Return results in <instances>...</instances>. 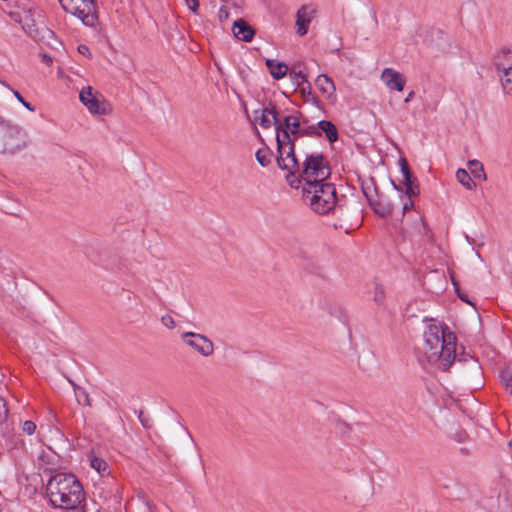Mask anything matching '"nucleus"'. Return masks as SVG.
<instances>
[{
  "mask_svg": "<svg viewBox=\"0 0 512 512\" xmlns=\"http://www.w3.org/2000/svg\"><path fill=\"white\" fill-rule=\"evenodd\" d=\"M401 234L404 238H412L415 235L423 236L426 235L428 232L427 225L419 213H417L412 229L410 230L408 227L402 226L400 228Z\"/></svg>",
  "mask_w": 512,
  "mask_h": 512,
  "instance_id": "obj_18",
  "label": "nucleus"
},
{
  "mask_svg": "<svg viewBox=\"0 0 512 512\" xmlns=\"http://www.w3.org/2000/svg\"><path fill=\"white\" fill-rule=\"evenodd\" d=\"M301 114L295 112L291 115L279 119L276 131V142L278 156L276 158L277 165L280 169L288 172L286 179L290 186H294V181L290 180L291 176H295V171L299 170V163L295 156V142L299 138L302 123Z\"/></svg>",
  "mask_w": 512,
  "mask_h": 512,
  "instance_id": "obj_1",
  "label": "nucleus"
},
{
  "mask_svg": "<svg viewBox=\"0 0 512 512\" xmlns=\"http://www.w3.org/2000/svg\"><path fill=\"white\" fill-rule=\"evenodd\" d=\"M456 178L466 189L474 190L476 188V183L465 169H458L456 172Z\"/></svg>",
  "mask_w": 512,
  "mask_h": 512,
  "instance_id": "obj_22",
  "label": "nucleus"
},
{
  "mask_svg": "<svg viewBox=\"0 0 512 512\" xmlns=\"http://www.w3.org/2000/svg\"><path fill=\"white\" fill-rule=\"evenodd\" d=\"M331 170L328 162L321 154L308 155L299 170L295 171V176L290 180L294 181V188H298L301 180L305 181L304 186L310 184H319L324 182L330 176Z\"/></svg>",
  "mask_w": 512,
  "mask_h": 512,
  "instance_id": "obj_5",
  "label": "nucleus"
},
{
  "mask_svg": "<svg viewBox=\"0 0 512 512\" xmlns=\"http://www.w3.org/2000/svg\"><path fill=\"white\" fill-rule=\"evenodd\" d=\"M453 285L457 288L458 284L455 282L454 278L452 277Z\"/></svg>",
  "mask_w": 512,
  "mask_h": 512,
  "instance_id": "obj_42",
  "label": "nucleus"
},
{
  "mask_svg": "<svg viewBox=\"0 0 512 512\" xmlns=\"http://www.w3.org/2000/svg\"><path fill=\"white\" fill-rule=\"evenodd\" d=\"M384 299V291L383 290H377L374 296V300L376 303H381Z\"/></svg>",
  "mask_w": 512,
  "mask_h": 512,
  "instance_id": "obj_38",
  "label": "nucleus"
},
{
  "mask_svg": "<svg viewBox=\"0 0 512 512\" xmlns=\"http://www.w3.org/2000/svg\"><path fill=\"white\" fill-rule=\"evenodd\" d=\"M8 417V408L6 401L0 397V424L4 423Z\"/></svg>",
  "mask_w": 512,
  "mask_h": 512,
  "instance_id": "obj_30",
  "label": "nucleus"
},
{
  "mask_svg": "<svg viewBox=\"0 0 512 512\" xmlns=\"http://www.w3.org/2000/svg\"><path fill=\"white\" fill-rule=\"evenodd\" d=\"M78 51H79V53H81L84 56L91 57L90 49L86 45H79L78 46Z\"/></svg>",
  "mask_w": 512,
  "mask_h": 512,
  "instance_id": "obj_37",
  "label": "nucleus"
},
{
  "mask_svg": "<svg viewBox=\"0 0 512 512\" xmlns=\"http://www.w3.org/2000/svg\"><path fill=\"white\" fill-rule=\"evenodd\" d=\"M232 31L237 39L244 42H250L255 35V30L252 26L241 18L234 21Z\"/></svg>",
  "mask_w": 512,
  "mask_h": 512,
  "instance_id": "obj_17",
  "label": "nucleus"
},
{
  "mask_svg": "<svg viewBox=\"0 0 512 512\" xmlns=\"http://www.w3.org/2000/svg\"><path fill=\"white\" fill-rule=\"evenodd\" d=\"M40 56L43 63H45L48 66L52 64L53 60L51 56H49L48 54H41Z\"/></svg>",
  "mask_w": 512,
  "mask_h": 512,
  "instance_id": "obj_39",
  "label": "nucleus"
},
{
  "mask_svg": "<svg viewBox=\"0 0 512 512\" xmlns=\"http://www.w3.org/2000/svg\"><path fill=\"white\" fill-rule=\"evenodd\" d=\"M455 292L457 293L458 297L462 301H464V302H466V303H468V304H470L472 306H475V303L470 299V296L468 294V290H455Z\"/></svg>",
  "mask_w": 512,
  "mask_h": 512,
  "instance_id": "obj_32",
  "label": "nucleus"
},
{
  "mask_svg": "<svg viewBox=\"0 0 512 512\" xmlns=\"http://www.w3.org/2000/svg\"><path fill=\"white\" fill-rule=\"evenodd\" d=\"M256 160L262 167H266L270 163V153L269 151L258 150L256 152Z\"/></svg>",
  "mask_w": 512,
  "mask_h": 512,
  "instance_id": "obj_28",
  "label": "nucleus"
},
{
  "mask_svg": "<svg viewBox=\"0 0 512 512\" xmlns=\"http://www.w3.org/2000/svg\"><path fill=\"white\" fill-rule=\"evenodd\" d=\"M79 99L91 114L105 115L110 111L107 101L99 93H94L91 86L82 88Z\"/></svg>",
  "mask_w": 512,
  "mask_h": 512,
  "instance_id": "obj_11",
  "label": "nucleus"
},
{
  "mask_svg": "<svg viewBox=\"0 0 512 512\" xmlns=\"http://www.w3.org/2000/svg\"><path fill=\"white\" fill-rule=\"evenodd\" d=\"M506 387L512 394V376L507 380Z\"/></svg>",
  "mask_w": 512,
  "mask_h": 512,
  "instance_id": "obj_41",
  "label": "nucleus"
},
{
  "mask_svg": "<svg viewBox=\"0 0 512 512\" xmlns=\"http://www.w3.org/2000/svg\"><path fill=\"white\" fill-rule=\"evenodd\" d=\"M22 430L27 435H32L36 430V424L33 421L27 420L23 423Z\"/></svg>",
  "mask_w": 512,
  "mask_h": 512,
  "instance_id": "obj_31",
  "label": "nucleus"
},
{
  "mask_svg": "<svg viewBox=\"0 0 512 512\" xmlns=\"http://www.w3.org/2000/svg\"><path fill=\"white\" fill-rule=\"evenodd\" d=\"M498 76L500 77L504 92L512 95V69L505 72H499Z\"/></svg>",
  "mask_w": 512,
  "mask_h": 512,
  "instance_id": "obj_25",
  "label": "nucleus"
},
{
  "mask_svg": "<svg viewBox=\"0 0 512 512\" xmlns=\"http://www.w3.org/2000/svg\"><path fill=\"white\" fill-rule=\"evenodd\" d=\"M63 9L79 18L87 26H94L97 21L94 0H66L63 1Z\"/></svg>",
  "mask_w": 512,
  "mask_h": 512,
  "instance_id": "obj_8",
  "label": "nucleus"
},
{
  "mask_svg": "<svg viewBox=\"0 0 512 512\" xmlns=\"http://www.w3.org/2000/svg\"><path fill=\"white\" fill-rule=\"evenodd\" d=\"M9 16L20 24L24 32L35 41H45L53 36V32L40 19L36 18L35 10L9 12Z\"/></svg>",
  "mask_w": 512,
  "mask_h": 512,
  "instance_id": "obj_7",
  "label": "nucleus"
},
{
  "mask_svg": "<svg viewBox=\"0 0 512 512\" xmlns=\"http://www.w3.org/2000/svg\"><path fill=\"white\" fill-rule=\"evenodd\" d=\"M90 466L102 476L108 475L110 473L107 462L102 458L91 456Z\"/></svg>",
  "mask_w": 512,
  "mask_h": 512,
  "instance_id": "obj_24",
  "label": "nucleus"
},
{
  "mask_svg": "<svg viewBox=\"0 0 512 512\" xmlns=\"http://www.w3.org/2000/svg\"><path fill=\"white\" fill-rule=\"evenodd\" d=\"M318 131L325 134V137L330 143H334L338 140L337 127L328 120H321L317 123Z\"/></svg>",
  "mask_w": 512,
  "mask_h": 512,
  "instance_id": "obj_20",
  "label": "nucleus"
},
{
  "mask_svg": "<svg viewBox=\"0 0 512 512\" xmlns=\"http://www.w3.org/2000/svg\"><path fill=\"white\" fill-rule=\"evenodd\" d=\"M414 95H415L414 91L409 92L408 95L406 96V98L404 99V102L407 103V102L411 101L413 99Z\"/></svg>",
  "mask_w": 512,
  "mask_h": 512,
  "instance_id": "obj_40",
  "label": "nucleus"
},
{
  "mask_svg": "<svg viewBox=\"0 0 512 512\" xmlns=\"http://www.w3.org/2000/svg\"><path fill=\"white\" fill-rule=\"evenodd\" d=\"M47 495L51 505L61 509H74L85 499L80 481L70 473L53 475L47 483Z\"/></svg>",
  "mask_w": 512,
  "mask_h": 512,
  "instance_id": "obj_3",
  "label": "nucleus"
},
{
  "mask_svg": "<svg viewBox=\"0 0 512 512\" xmlns=\"http://www.w3.org/2000/svg\"><path fill=\"white\" fill-rule=\"evenodd\" d=\"M218 17L221 22H223L229 18V11L226 6L220 7V9L218 11Z\"/></svg>",
  "mask_w": 512,
  "mask_h": 512,
  "instance_id": "obj_35",
  "label": "nucleus"
},
{
  "mask_svg": "<svg viewBox=\"0 0 512 512\" xmlns=\"http://www.w3.org/2000/svg\"><path fill=\"white\" fill-rule=\"evenodd\" d=\"M316 10L311 6H302L297 12V34L299 36H304L307 34L308 25L314 18Z\"/></svg>",
  "mask_w": 512,
  "mask_h": 512,
  "instance_id": "obj_16",
  "label": "nucleus"
},
{
  "mask_svg": "<svg viewBox=\"0 0 512 512\" xmlns=\"http://www.w3.org/2000/svg\"><path fill=\"white\" fill-rule=\"evenodd\" d=\"M185 4L193 13H198L199 0H185Z\"/></svg>",
  "mask_w": 512,
  "mask_h": 512,
  "instance_id": "obj_34",
  "label": "nucleus"
},
{
  "mask_svg": "<svg viewBox=\"0 0 512 512\" xmlns=\"http://www.w3.org/2000/svg\"><path fill=\"white\" fill-rule=\"evenodd\" d=\"M315 85L328 99L335 98L334 82L327 75L320 74L315 80Z\"/></svg>",
  "mask_w": 512,
  "mask_h": 512,
  "instance_id": "obj_19",
  "label": "nucleus"
},
{
  "mask_svg": "<svg viewBox=\"0 0 512 512\" xmlns=\"http://www.w3.org/2000/svg\"><path fill=\"white\" fill-rule=\"evenodd\" d=\"M422 352L429 363L447 370L456 357V338L436 324L428 325L424 331Z\"/></svg>",
  "mask_w": 512,
  "mask_h": 512,
  "instance_id": "obj_2",
  "label": "nucleus"
},
{
  "mask_svg": "<svg viewBox=\"0 0 512 512\" xmlns=\"http://www.w3.org/2000/svg\"><path fill=\"white\" fill-rule=\"evenodd\" d=\"M414 207V201H413V198H408L407 201H405L403 203V207H402V213H403V216L405 215V213L407 211H409L410 209H412Z\"/></svg>",
  "mask_w": 512,
  "mask_h": 512,
  "instance_id": "obj_36",
  "label": "nucleus"
},
{
  "mask_svg": "<svg viewBox=\"0 0 512 512\" xmlns=\"http://www.w3.org/2000/svg\"><path fill=\"white\" fill-rule=\"evenodd\" d=\"M253 114L255 121L259 122L262 128L268 129L274 125L275 131H277V124L280 118L275 105L270 103L269 106L261 110H255Z\"/></svg>",
  "mask_w": 512,
  "mask_h": 512,
  "instance_id": "obj_13",
  "label": "nucleus"
},
{
  "mask_svg": "<svg viewBox=\"0 0 512 512\" xmlns=\"http://www.w3.org/2000/svg\"><path fill=\"white\" fill-rule=\"evenodd\" d=\"M468 169L470 170V173L475 178H479L482 180H486L487 176L483 167V164L478 160H469L467 163Z\"/></svg>",
  "mask_w": 512,
  "mask_h": 512,
  "instance_id": "obj_23",
  "label": "nucleus"
},
{
  "mask_svg": "<svg viewBox=\"0 0 512 512\" xmlns=\"http://www.w3.org/2000/svg\"><path fill=\"white\" fill-rule=\"evenodd\" d=\"M362 190L376 214L381 217H387L392 213L393 204L385 196L378 194L372 179L370 184H366L362 187Z\"/></svg>",
  "mask_w": 512,
  "mask_h": 512,
  "instance_id": "obj_10",
  "label": "nucleus"
},
{
  "mask_svg": "<svg viewBox=\"0 0 512 512\" xmlns=\"http://www.w3.org/2000/svg\"><path fill=\"white\" fill-rule=\"evenodd\" d=\"M304 136H312V137H320L321 132L318 131L317 124L316 125H308V126H301V130L299 133V138Z\"/></svg>",
  "mask_w": 512,
  "mask_h": 512,
  "instance_id": "obj_26",
  "label": "nucleus"
},
{
  "mask_svg": "<svg viewBox=\"0 0 512 512\" xmlns=\"http://www.w3.org/2000/svg\"><path fill=\"white\" fill-rule=\"evenodd\" d=\"M381 79L389 89L397 91H402L406 83L404 76L392 68H385Z\"/></svg>",
  "mask_w": 512,
  "mask_h": 512,
  "instance_id": "obj_15",
  "label": "nucleus"
},
{
  "mask_svg": "<svg viewBox=\"0 0 512 512\" xmlns=\"http://www.w3.org/2000/svg\"><path fill=\"white\" fill-rule=\"evenodd\" d=\"M180 338L185 346L202 357L207 358L214 354L213 342L203 334L188 331L181 333Z\"/></svg>",
  "mask_w": 512,
  "mask_h": 512,
  "instance_id": "obj_9",
  "label": "nucleus"
},
{
  "mask_svg": "<svg viewBox=\"0 0 512 512\" xmlns=\"http://www.w3.org/2000/svg\"><path fill=\"white\" fill-rule=\"evenodd\" d=\"M303 199L318 214H326L336 207V188L331 183L321 182L303 186Z\"/></svg>",
  "mask_w": 512,
  "mask_h": 512,
  "instance_id": "obj_4",
  "label": "nucleus"
},
{
  "mask_svg": "<svg viewBox=\"0 0 512 512\" xmlns=\"http://www.w3.org/2000/svg\"><path fill=\"white\" fill-rule=\"evenodd\" d=\"M400 172L402 175L401 183L403 188H398L394 182H392L395 189L403 192L407 198L417 197L420 193V188L416 178L413 177L408 162L405 158L400 159Z\"/></svg>",
  "mask_w": 512,
  "mask_h": 512,
  "instance_id": "obj_12",
  "label": "nucleus"
},
{
  "mask_svg": "<svg viewBox=\"0 0 512 512\" xmlns=\"http://www.w3.org/2000/svg\"><path fill=\"white\" fill-rule=\"evenodd\" d=\"M28 142L25 129L0 116V154L13 155L24 149Z\"/></svg>",
  "mask_w": 512,
  "mask_h": 512,
  "instance_id": "obj_6",
  "label": "nucleus"
},
{
  "mask_svg": "<svg viewBox=\"0 0 512 512\" xmlns=\"http://www.w3.org/2000/svg\"><path fill=\"white\" fill-rule=\"evenodd\" d=\"M266 66L274 79H282L288 72V66L284 62L273 59L266 60Z\"/></svg>",
  "mask_w": 512,
  "mask_h": 512,
  "instance_id": "obj_21",
  "label": "nucleus"
},
{
  "mask_svg": "<svg viewBox=\"0 0 512 512\" xmlns=\"http://www.w3.org/2000/svg\"><path fill=\"white\" fill-rule=\"evenodd\" d=\"M290 78L297 86L307 82L306 75L302 71H295L294 69L290 71Z\"/></svg>",
  "mask_w": 512,
  "mask_h": 512,
  "instance_id": "obj_27",
  "label": "nucleus"
},
{
  "mask_svg": "<svg viewBox=\"0 0 512 512\" xmlns=\"http://www.w3.org/2000/svg\"><path fill=\"white\" fill-rule=\"evenodd\" d=\"M493 65L497 71L505 72L512 69V48L501 47L493 56Z\"/></svg>",
  "mask_w": 512,
  "mask_h": 512,
  "instance_id": "obj_14",
  "label": "nucleus"
},
{
  "mask_svg": "<svg viewBox=\"0 0 512 512\" xmlns=\"http://www.w3.org/2000/svg\"><path fill=\"white\" fill-rule=\"evenodd\" d=\"M14 96L16 99L23 104V106L28 109L29 111H34L35 108L32 106L29 102L25 101L24 98L21 96V94L18 91H13Z\"/></svg>",
  "mask_w": 512,
  "mask_h": 512,
  "instance_id": "obj_33",
  "label": "nucleus"
},
{
  "mask_svg": "<svg viewBox=\"0 0 512 512\" xmlns=\"http://www.w3.org/2000/svg\"><path fill=\"white\" fill-rule=\"evenodd\" d=\"M161 323L163 326L167 327L168 329H174L176 327L175 320L169 314H165L161 317Z\"/></svg>",
  "mask_w": 512,
  "mask_h": 512,
  "instance_id": "obj_29",
  "label": "nucleus"
}]
</instances>
